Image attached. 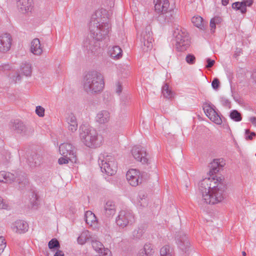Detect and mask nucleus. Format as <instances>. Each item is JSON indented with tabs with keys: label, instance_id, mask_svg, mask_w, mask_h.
Returning a JSON list of instances; mask_svg holds the SVG:
<instances>
[{
	"label": "nucleus",
	"instance_id": "obj_1",
	"mask_svg": "<svg viewBox=\"0 0 256 256\" xmlns=\"http://www.w3.org/2000/svg\"><path fill=\"white\" fill-rule=\"evenodd\" d=\"M96 16V14L92 16L89 24L90 35L83 43L88 52L94 54L100 51V42L108 34L110 29L109 24L106 22H101Z\"/></svg>",
	"mask_w": 256,
	"mask_h": 256
},
{
	"label": "nucleus",
	"instance_id": "obj_2",
	"mask_svg": "<svg viewBox=\"0 0 256 256\" xmlns=\"http://www.w3.org/2000/svg\"><path fill=\"white\" fill-rule=\"evenodd\" d=\"M104 87L102 75L97 71L88 72L84 77L83 88L88 94H96L100 93Z\"/></svg>",
	"mask_w": 256,
	"mask_h": 256
},
{
	"label": "nucleus",
	"instance_id": "obj_3",
	"mask_svg": "<svg viewBox=\"0 0 256 256\" xmlns=\"http://www.w3.org/2000/svg\"><path fill=\"white\" fill-rule=\"evenodd\" d=\"M216 180L218 182L216 186H212L210 194L207 192L204 194L203 199L200 200V204H214L222 202L226 198V182L222 177L217 178Z\"/></svg>",
	"mask_w": 256,
	"mask_h": 256
},
{
	"label": "nucleus",
	"instance_id": "obj_4",
	"mask_svg": "<svg viewBox=\"0 0 256 256\" xmlns=\"http://www.w3.org/2000/svg\"><path fill=\"white\" fill-rule=\"evenodd\" d=\"M79 134L81 142L87 147L97 148L102 143V136L98 134L94 129L90 128L89 126L82 124L80 126Z\"/></svg>",
	"mask_w": 256,
	"mask_h": 256
},
{
	"label": "nucleus",
	"instance_id": "obj_5",
	"mask_svg": "<svg viewBox=\"0 0 256 256\" xmlns=\"http://www.w3.org/2000/svg\"><path fill=\"white\" fill-rule=\"evenodd\" d=\"M98 162L102 172L108 175L112 176L117 170V164L111 156H107L104 158L102 156L100 157Z\"/></svg>",
	"mask_w": 256,
	"mask_h": 256
},
{
	"label": "nucleus",
	"instance_id": "obj_6",
	"mask_svg": "<svg viewBox=\"0 0 256 256\" xmlns=\"http://www.w3.org/2000/svg\"><path fill=\"white\" fill-rule=\"evenodd\" d=\"M10 126L12 130L24 137H30L34 132V129L32 126L26 125L18 120L10 122Z\"/></svg>",
	"mask_w": 256,
	"mask_h": 256
},
{
	"label": "nucleus",
	"instance_id": "obj_7",
	"mask_svg": "<svg viewBox=\"0 0 256 256\" xmlns=\"http://www.w3.org/2000/svg\"><path fill=\"white\" fill-rule=\"evenodd\" d=\"M173 34L176 38V45L178 50H186L190 45V40L187 33L185 31L177 29L174 31Z\"/></svg>",
	"mask_w": 256,
	"mask_h": 256
},
{
	"label": "nucleus",
	"instance_id": "obj_8",
	"mask_svg": "<svg viewBox=\"0 0 256 256\" xmlns=\"http://www.w3.org/2000/svg\"><path fill=\"white\" fill-rule=\"evenodd\" d=\"M134 222V217L131 210H122L116 218V222L120 228H124Z\"/></svg>",
	"mask_w": 256,
	"mask_h": 256
},
{
	"label": "nucleus",
	"instance_id": "obj_9",
	"mask_svg": "<svg viewBox=\"0 0 256 256\" xmlns=\"http://www.w3.org/2000/svg\"><path fill=\"white\" fill-rule=\"evenodd\" d=\"M152 34L150 26H146L142 34L141 46L144 52H148L152 50L153 47L154 39Z\"/></svg>",
	"mask_w": 256,
	"mask_h": 256
},
{
	"label": "nucleus",
	"instance_id": "obj_10",
	"mask_svg": "<svg viewBox=\"0 0 256 256\" xmlns=\"http://www.w3.org/2000/svg\"><path fill=\"white\" fill-rule=\"evenodd\" d=\"M176 243L178 248L185 254H188L192 246L188 237L184 232H178L176 237Z\"/></svg>",
	"mask_w": 256,
	"mask_h": 256
},
{
	"label": "nucleus",
	"instance_id": "obj_11",
	"mask_svg": "<svg viewBox=\"0 0 256 256\" xmlns=\"http://www.w3.org/2000/svg\"><path fill=\"white\" fill-rule=\"evenodd\" d=\"M14 181L18 182V184H23L24 185L28 182L26 178L24 176H22V178H20V175L17 172L14 174L5 171L0 172V182L7 183Z\"/></svg>",
	"mask_w": 256,
	"mask_h": 256
},
{
	"label": "nucleus",
	"instance_id": "obj_12",
	"mask_svg": "<svg viewBox=\"0 0 256 256\" xmlns=\"http://www.w3.org/2000/svg\"><path fill=\"white\" fill-rule=\"evenodd\" d=\"M212 104L205 102L203 105V110L206 116L214 122L217 124H222V119Z\"/></svg>",
	"mask_w": 256,
	"mask_h": 256
},
{
	"label": "nucleus",
	"instance_id": "obj_13",
	"mask_svg": "<svg viewBox=\"0 0 256 256\" xmlns=\"http://www.w3.org/2000/svg\"><path fill=\"white\" fill-rule=\"evenodd\" d=\"M60 154L64 157L68 158L72 162L76 163V158L74 148L69 143L62 144L59 147Z\"/></svg>",
	"mask_w": 256,
	"mask_h": 256
},
{
	"label": "nucleus",
	"instance_id": "obj_14",
	"mask_svg": "<svg viewBox=\"0 0 256 256\" xmlns=\"http://www.w3.org/2000/svg\"><path fill=\"white\" fill-rule=\"evenodd\" d=\"M132 154L134 158L142 164H148L150 160L147 158V153L144 148L141 146H136L132 148Z\"/></svg>",
	"mask_w": 256,
	"mask_h": 256
},
{
	"label": "nucleus",
	"instance_id": "obj_15",
	"mask_svg": "<svg viewBox=\"0 0 256 256\" xmlns=\"http://www.w3.org/2000/svg\"><path fill=\"white\" fill-rule=\"evenodd\" d=\"M215 178H206L199 183V190L202 194V198L204 194H210L211 189L214 186L212 184H216L218 182L214 181Z\"/></svg>",
	"mask_w": 256,
	"mask_h": 256
},
{
	"label": "nucleus",
	"instance_id": "obj_16",
	"mask_svg": "<svg viewBox=\"0 0 256 256\" xmlns=\"http://www.w3.org/2000/svg\"><path fill=\"white\" fill-rule=\"evenodd\" d=\"M12 38L10 34L6 33L0 36V52L6 53L10 49Z\"/></svg>",
	"mask_w": 256,
	"mask_h": 256
},
{
	"label": "nucleus",
	"instance_id": "obj_17",
	"mask_svg": "<svg viewBox=\"0 0 256 256\" xmlns=\"http://www.w3.org/2000/svg\"><path fill=\"white\" fill-rule=\"evenodd\" d=\"M174 10H166L158 13L157 20L162 24L172 22L174 18Z\"/></svg>",
	"mask_w": 256,
	"mask_h": 256
},
{
	"label": "nucleus",
	"instance_id": "obj_18",
	"mask_svg": "<svg viewBox=\"0 0 256 256\" xmlns=\"http://www.w3.org/2000/svg\"><path fill=\"white\" fill-rule=\"evenodd\" d=\"M126 177L129 184L133 186H136L139 183L140 172L136 169L130 170L127 172Z\"/></svg>",
	"mask_w": 256,
	"mask_h": 256
},
{
	"label": "nucleus",
	"instance_id": "obj_19",
	"mask_svg": "<svg viewBox=\"0 0 256 256\" xmlns=\"http://www.w3.org/2000/svg\"><path fill=\"white\" fill-rule=\"evenodd\" d=\"M116 212V205L112 200H107L104 206L102 212L103 215L106 218L112 217Z\"/></svg>",
	"mask_w": 256,
	"mask_h": 256
},
{
	"label": "nucleus",
	"instance_id": "obj_20",
	"mask_svg": "<svg viewBox=\"0 0 256 256\" xmlns=\"http://www.w3.org/2000/svg\"><path fill=\"white\" fill-rule=\"evenodd\" d=\"M253 4L252 0H244L241 2H235L232 4V8L236 10H240L244 14L246 12V6H250Z\"/></svg>",
	"mask_w": 256,
	"mask_h": 256
},
{
	"label": "nucleus",
	"instance_id": "obj_21",
	"mask_svg": "<svg viewBox=\"0 0 256 256\" xmlns=\"http://www.w3.org/2000/svg\"><path fill=\"white\" fill-rule=\"evenodd\" d=\"M110 118V112L106 110L100 111L96 116V121L100 124L108 123Z\"/></svg>",
	"mask_w": 256,
	"mask_h": 256
},
{
	"label": "nucleus",
	"instance_id": "obj_22",
	"mask_svg": "<svg viewBox=\"0 0 256 256\" xmlns=\"http://www.w3.org/2000/svg\"><path fill=\"white\" fill-rule=\"evenodd\" d=\"M155 10L158 14L168 10L170 3L168 0H154Z\"/></svg>",
	"mask_w": 256,
	"mask_h": 256
},
{
	"label": "nucleus",
	"instance_id": "obj_23",
	"mask_svg": "<svg viewBox=\"0 0 256 256\" xmlns=\"http://www.w3.org/2000/svg\"><path fill=\"white\" fill-rule=\"evenodd\" d=\"M225 163L220 159H216L210 164V174L213 175L219 172L220 168H222Z\"/></svg>",
	"mask_w": 256,
	"mask_h": 256
},
{
	"label": "nucleus",
	"instance_id": "obj_24",
	"mask_svg": "<svg viewBox=\"0 0 256 256\" xmlns=\"http://www.w3.org/2000/svg\"><path fill=\"white\" fill-rule=\"evenodd\" d=\"M32 4V0H18L16 2L19 10L25 13L29 11Z\"/></svg>",
	"mask_w": 256,
	"mask_h": 256
},
{
	"label": "nucleus",
	"instance_id": "obj_25",
	"mask_svg": "<svg viewBox=\"0 0 256 256\" xmlns=\"http://www.w3.org/2000/svg\"><path fill=\"white\" fill-rule=\"evenodd\" d=\"M41 159L39 154L33 152L28 156V162L30 167L34 168L40 164Z\"/></svg>",
	"mask_w": 256,
	"mask_h": 256
},
{
	"label": "nucleus",
	"instance_id": "obj_26",
	"mask_svg": "<svg viewBox=\"0 0 256 256\" xmlns=\"http://www.w3.org/2000/svg\"><path fill=\"white\" fill-rule=\"evenodd\" d=\"M30 52L35 55L39 56L42 54V48L38 38H36L32 40Z\"/></svg>",
	"mask_w": 256,
	"mask_h": 256
},
{
	"label": "nucleus",
	"instance_id": "obj_27",
	"mask_svg": "<svg viewBox=\"0 0 256 256\" xmlns=\"http://www.w3.org/2000/svg\"><path fill=\"white\" fill-rule=\"evenodd\" d=\"M66 120L68 124V130L72 132H75L78 128V123L76 116L72 114H68Z\"/></svg>",
	"mask_w": 256,
	"mask_h": 256
},
{
	"label": "nucleus",
	"instance_id": "obj_28",
	"mask_svg": "<svg viewBox=\"0 0 256 256\" xmlns=\"http://www.w3.org/2000/svg\"><path fill=\"white\" fill-rule=\"evenodd\" d=\"M122 51L121 48L118 46H113L109 50V54L112 58L114 59H119L122 56Z\"/></svg>",
	"mask_w": 256,
	"mask_h": 256
},
{
	"label": "nucleus",
	"instance_id": "obj_29",
	"mask_svg": "<svg viewBox=\"0 0 256 256\" xmlns=\"http://www.w3.org/2000/svg\"><path fill=\"white\" fill-rule=\"evenodd\" d=\"M137 204L141 207H146L148 204V201L146 198V193L143 191L138 193L137 198Z\"/></svg>",
	"mask_w": 256,
	"mask_h": 256
},
{
	"label": "nucleus",
	"instance_id": "obj_30",
	"mask_svg": "<svg viewBox=\"0 0 256 256\" xmlns=\"http://www.w3.org/2000/svg\"><path fill=\"white\" fill-rule=\"evenodd\" d=\"M14 226L20 233H24L28 230V224L22 220H18L15 222Z\"/></svg>",
	"mask_w": 256,
	"mask_h": 256
},
{
	"label": "nucleus",
	"instance_id": "obj_31",
	"mask_svg": "<svg viewBox=\"0 0 256 256\" xmlns=\"http://www.w3.org/2000/svg\"><path fill=\"white\" fill-rule=\"evenodd\" d=\"M162 92L165 98L170 99L174 97V93L170 89L167 83L164 84L162 88Z\"/></svg>",
	"mask_w": 256,
	"mask_h": 256
},
{
	"label": "nucleus",
	"instance_id": "obj_32",
	"mask_svg": "<svg viewBox=\"0 0 256 256\" xmlns=\"http://www.w3.org/2000/svg\"><path fill=\"white\" fill-rule=\"evenodd\" d=\"M90 232L88 230L83 231L78 238L77 240L79 244H84L90 240Z\"/></svg>",
	"mask_w": 256,
	"mask_h": 256
},
{
	"label": "nucleus",
	"instance_id": "obj_33",
	"mask_svg": "<svg viewBox=\"0 0 256 256\" xmlns=\"http://www.w3.org/2000/svg\"><path fill=\"white\" fill-rule=\"evenodd\" d=\"M144 232V229L142 227L136 228L132 233V238L134 240H138L141 238Z\"/></svg>",
	"mask_w": 256,
	"mask_h": 256
},
{
	"label": "nucleus",
	"instance_id": "obj_34",
	"mask_svg": "<svg viewBox=\"0 0 256 256\" xmlns=\"http://www.w3.org/2000/svg\"><path fill=\"white\" fill-rule=\"evenodd\" d=\"M21 70L24 76H30L32 74V66L28 63L22 64L21 66Z\"/></svg>",
	"mask_w": 256,
	"mask_h": 256
},
{
	"label": "nucleus",
	"instance_id": "obj_35",
	"mask_svg": "<svg viewBox=\"0 0 256 256\" xmlns=\"http://www.w3.org/2000/svg\"><path fill=\"white\" fill-rule=\"evenodd\" d=\"M8 77L10 78V82L14 84L20 82L22 78L20 74L16 72H12L10 74Z\"/></svg>",
	"mask_w": 256,
	"mask_h": 256
},
{
	"label": "nucleus",
	"instance_id": "obj_36",
	"mask_svg": "<svg viewBox=\"0 0 256 256\" xmlns=\"http://www.w3.org/2000/svg\"><path fill=\"white\" fill-rule=\"evenodd\" d=\"M230 117L232 120L236 122H240L242 120L241 114L236 110L230 111Z\"/></svg>",
	"mask_w": 256,
	"mask_h": 256
},
{
	"label": "nucleus",
	"instance_id": "obj_37",
	"mask_svg": "<svg viewBox=\"0 0 256 256\" xmlns=\"http://www.w3.org/2000/svg\"><path fill=\"white\" fill-rule=\"evenodd\" d=\"M91 243L93 248L96 252L98 253L102 252V250H104V248L102 242L96 240H92Z\"/></svg>",
	"mask_w": 256,
	"mask_h": 256
},
{
	"label": "nucleus",
	"instance_id": "obj_38",
	"mask_svg": "<svg viewBox=\"0 0 256 256\" xmlns=\"http://www.w3.org/2000/svg\"><path fill=\"white\" fill-rule=\"evenodd\" d=\"M85 219L88 224L92 225V222L96 220V217L91 211H87L85 214Z\"/></svg>",
	"mask_w": 256,
	"mask_h": 256
},
{
	"label": "nucleus",
	"instance_id": "obj_39",
	"mask_svg": "<svg viewBox=\"0 0 256 256\" xmlns=\"http://www.w3.org/2000/svg\"><path fill=\"white\" fill-rule=\"evenodd\" d=\"M48 248L50 250H58L60 248V244L58 240L56 238H52L48 243Z\"/></svg>",
	"mask_w": 256,
	"mask_h": 256
},
{
	"label": "nucleus",
	"instance_id": "obj_40",
	"mask_svg": "<svg viewBox=\"0 0 256 256\" xmlns=\"http://www.w3.org/2000/svg\"><path fill=\"white\" fill-rule=\"evenodd\" d=\"M203 18L200 16H195L192 18V22L194 25L202 29Z\"/></svg>",
	"mask_w": 256,
	"mask_h": 256
},
{
	"label": "nucleus",
	"instance_id": "obj_41",
	"mask_svg": "<svg viewBox=\"0 0 256 256\" xmlns=\"http://www.w3.org/2000/svg\"><path fill=\"white\" fill-rule=\"evenodd\" d=\"M160 256H172V252H170V246H164L160 250Z\"/></svg>",
	"mask_w": 256,
	"mask_h": 256
},
{
	"label": "nucleus",
	"instance_id": "obj_42",
	"mask_svg": "<svg viewBox=\"0 0 256 256\" xmlns=\"http://www.w3.org/2000/svg\"><path fill=\"white\" fill-rule=\"evenodd\" d=\"M130 97L128 95L122 96L120 98V104L122 106H126L130 104Z\"/></svg>",
	"mask_w": 256,
	"mask_h": 256
},
{
	"label": "nucleus",
	"instance_id": "obj_43",
	"mask_svg": "<svg viewBox=\"0 0 256 256\" xmlns=\"http://www.w3.org/2000/svg\"><path fill=\"white\" fill-rule=\"evenodd\" d=\"M152 249L151 248V246L150 244H146L144 247L142 249V253H144L146 256H149L152 252Z\"/></svg>",
	"mask_w": 256,
	"mask_h": 256
},
{
	"label": "nucleus",
	"instance_id": "obj_44",
	"mask_svg": "<svg viewBox=\"0 0 256 256\" xmlns=\"http://www.w3.org/2000/svg\"><path fill=\"white\" fill-rule=\"evenodd\" d=\"M186 60L188 64H192L196 62V58L194 54H188L186 58Z\"/></svg>",
	"mask_w": 256,
	"mask_h": 256
},
{
	"label": "nucleus",
	"instance_id": "obj_45",
	"mask_svg": "<svg viewBox=\"0 0 256 256\" xmlns=\"http://www.w3.org/2000/svg\"><path fill=\"white\" fill-rule=\"evenodd\" d=\"M36 112L39 116L42 117L44 115V109L41 106H37Z\"/></svg>",
	"mask_w": 256,
	"mask_h": 256
},
{
	"label": "nucleus",
	"instance_id": "obj_46",
	"mask_svg": "<svg viewBox=\"0 0 256 256\" xmlns=\"http://www.w3.org/2000/svg\"><path fill=\"white\" fill-rule=\"evenodd\" d=\"M220 85V82L218 78H214L212 82V88L217 90L218 89Z\"/></svg>",
	"mask_w": 256,
	"mask_h": 256
},
{
	"label": "nucleus",
	"instance_id": "obj_47",
	"mask_svg": "<svg viewBox=\"0 0 256 256\" xmlns=\"http://www.w3.org/2000/svg\"><path fill=\"white\" fill-rule=\"evenodd\" d=\"M220 102L222 103V104L225 106H228L230 103L228 98L224 96L220 97Z\"/></svg>",
	"mask_w": 256,
	"mask_h": 256
},
{
	"label": "nucleus",
	"instance_id": "obj_48",
	"mask_svg": "<svg viewBox=\"0 0 256 256\" xmlns=\"http://www.w3.org/2000/svg\"><path fill=\"white\" fill-rule=\"evenodd\" d=\"M245 134L246 135L250 134V135L246 136V140H252L253 136H256V133L254 132H250V130L248 129H246L245 130Z\"/></svg>",
	"mask_w": 256,
	"mask_h": 256
},
{
	"label": "nucleus",
	"instance_id": "obj_49",
	"mask_svg": "<svg viewBox=\"0 0 256 256\" xmlns=\"http://www.w3.org/2000/svg\"><path fill=\"white\" fill-rule=\"evenodd\" d=\"M206 61L207 62V64L206 66V68H212L215 63V61L210 58H207Z\"/></svg>",
	"mask_w": 256,
	"mask_h": 256
},
{
	"label": "nucleus",
	"instance_id": "obj_50",
	"mask_svg": "<svg viewBox=\"0 0 256 256\" xmlns=\"http://www.w3.org/2000/svg\"><path fill=\"white\" fill-rule=\"evenodd\" d=\"M99 254H100L99 256H111V252L108 248H104V250H102V252H100Z\"/></svg>",
	"mask_w": 256,
	"mask_h": 256
},
{
	"label": "nucleus",
	"instance_id": "obj_51",
	"mask_svg": "<svg viewBox=\"0 0 256 256\" xmlns=\"http://www.w3.org/2000/svg\"><path fill=\"white\" fill-rule=\"evenodd\" d=\"M69 159L68 158H65L64 156L60 158L58 160V162L60 164H68Z\"/></svg>",
	"mask_w": 256,
	"mask_h": 256
},
{
	"label": "nucleus",
	"instance_id": "obj_52",
	"mask_svg": "<svg viewBox=\"0 0 256 256\" xmlns=\"http://www.w3.org/2000/svg\"><path fill=\"white\" fill-rule=\"evenodd\" d=\"M8 208V204L4 201V200L1 196H0V209H6Z\"/></svg>",
	"mask_w": 256,
	"mask_h": 256
},
{
	"label": "nucleus",
	"instance_id": "obj_53",
	"mask_svg": "<svg viewBox=\"0 0 256 256\" xmlns=\"http://www.w3.org/2000/svg\"><path fill=\"white\" fill-rule=\"evenodd\" d=\"M216 24L214 23V21L212 19L210 20V30L212 32H214V30L216 28Z\"/></svg>",
	"mask_w": 256,
	"mask_h": 256
},
{
	"label": "nucleus",
	"instance_id": "obj_54",
	"mask_svg": "<svg viewBox=\"0 0 256 256\" xmlns=\"http://www.w3.org/2000/svg\"><path fill=\"white\" fill-rule=\"evenodd\" d=\"M140 176L141 178V179H144V180H147L148 178V174L146 172H140Z\"/></svg>",
	"mask_w": 256,
	"mask_h": 256
},
{
	"label": "nucleus",
	"instance_id": "obj_55",
	"mask_svg": "<svg viewBox=\"0 0 256 256\" xmlns=\"http://www.w3.org/2000/svg\"><path fill=\"white\" fill-rule=\"evenodd\" d=\"M122 91V86L120 82H118L116 84V92L120 94Z\"/></svg>",
	"mask_w": 256,
	"mask_h": 256
},
{
	"label": "nucleus",
	"instance_id": "obj_56",
	"mask_svg": "<svg viewBox=\"0 0 256 256\" xmlns=\"http://www.w3.org/2000/svg\"><path fill=\"white\" fill-rule=\"evenodd\" d=\"M242 52V49L240 48H237L236 50L234 56V57L236 58L237 56H239L240 54Z\"/></svg>",
	"mask_w": 256,
	"mask_h": 256
},
{
	"label": "nucleus",
	"instance_id": "obj_57",
	"mask_svg": "<svg viewBox=\"0 0 256 256\" xmlns=\"http://www.w3.org/2000/svg\"><path fill=\"white\" fill-rule=\"evenodd\" d=\"M212 19L214 21V23L216 24H220L222 22V18L219 16H216Z\"/></svg>",
	"mask_w": 256,
	"mask_h": 256
},
{
	"label": "nucleus",
	"instance_id": "obj_58",
	"mask_svg": "<svg viewBox=\"0 0 256 256\" xmlns=\"http://www.w3.org/2000/svg\"><path fill=\"white\" fill-rule=\"evenodd\" d=\"M64 253L62 251L58 250L54 254V256H64Z\"/></svg>",
	"mask_w": 256,
	"mask_h": 256
},
{
	"label": "nucleus",
	"instance_id": "obj_59",
	"mask_svg": "<svg viewBox=\"0 0 256 256\" xmlns=\"http://www.w3.org/2000/svg\"><path fill=\"white\" fill-rule=\"evenodd\" d=\"M250 121L255 126H256V117L252 116L251 117L250 119Z\"/></svg>",
	"mask_w": 256,
	"mask_h": 256
},
{
	"label": "nucleus",
	"instance_id": "obj_60",
	"mask_svg": "<svg viewBox=\"0 0 256 256\" xmlns=\"http://www.w3.org/2000/svg\"><path fill=\"white\" fill-rule=\"evenodd\" d=\"M2 244H6V242H4V237L0 236V244L1 245Z\"/></svg>",
	"mask_w": 256,
	"mask_h": 256
},
{
	"label": "nucleus",
	"instance_id": "obj_61",
	"mask_svg": "<svg viewBox=\"0 0 256 256\" xmlns=\"http://www.w3.org/2000/svg\"><path fill=\"white\" fill-rule=\"evenodd\" d=\"M229 2V0H222V3L223 6H226Z\"/></svg>",
	"mask_w": 256,
	"mask_h": 256
},
{
	"label": "nucleus",
	"instance_id": "obj_62",
	"mask_svg": "<svg viewBox=\"0 0 256 256\" xmlns=\"http://www.w3.org/2000/svg\"><path fill=\"white\" fill-rule=\"evenodd\" d=\"M6 246V244H2L1 245L0 244V250L3 252Z\"/></svg>",
	"mask_w": 256,
	"mask_h": 256
},
{
	"label": "nucleus",
	"instance_id": "obj_63",
	"mask_svg": "<svg viewBox=\"0 0 256 256\" xmlns=\"http://www.w3.org/2000/svg\"><path fill=\"white\" fill-rule=\"evenodd\" d=\"M138 256H146L144 253H142V250H140L138 254Z\"/></svg>",
	"mask_w": 256,
	"mask_h": 256
},
{
	"label": "nucleus",
	"instance_id": "obj_64",
	"mask_svg": "<svg viewBox=\"0 0 256 256\" xmlns=\"http://www.w3.org/2000/svg\"><path fill=\"white\" fill-rule=\"evenodd\" d=\"M252 78L254 80V82H256V72L253 73Z\"/></svg>",
	"mask_w": 256,
	"mask_h": 256
}]
</instances>
